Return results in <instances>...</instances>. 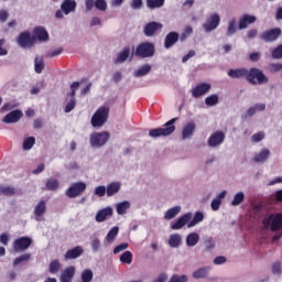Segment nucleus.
Masks as SVG:
<instances>
[{
    "instance_id": "obj_64",
    "label": "nucleus",
    "mask_w": 282,
    "mask_h": 282,
    "mask_svg": "<svg viewBox=\"0 0 282 282\" xmlns=\"http://www.w3.org/2000/svg\"><path fill=\"white\" fill-rule=\"evenodd\" d=\"M276 184H282V176H278L273 180H271L269 183H268V186H274Z\"/></svg>"
},
{
    "instance_id": "obj_51",
    "label": "nucleus",
    "mask_w": 282,
    "mask_h": 282,
    "mask_svg": "<svg viewBox=\"0 0 282 282\" xmlns=\"http://www.w3.org/2000/svg\"><path fill=\"white\" fill-rule=\"evenodd\" d=\"M95 195H97V197H105V195H107V186L99 185L95 187Z\"/></svg>"
},
{
    "instance_id": "obj_34",
    "label": "nucleus",
    "mask_w": 282,
    "mask_h": 282,
    "mask_svg": "<svg viewBox=\"0 0 282 282\" xmlns=\"http://www.w3.org/2000/svg\"><path fill=\"white\" fill-rule=\"evenodd\" d=\"M120 232V227L115 226L112 227L108 234L105 237V241L107 243H113V241H116V237H118V234Z\"/></svg>"
},
{
    "instance_id": "obj_16",
    "label": "nucleus",
    "mask_w": 282,
    "mask_h": 282,
    "mask_svg": "<svg viewBox=\"0 0 282 282\" xmlns=\"http://www.w3.org/2000/svg\"><path fill=\"white\" fill-rule=\"evenodd\" d=\"M281 36V29H271L269 31H264L260 39L261 41H264L265 43H272L273 41H276Z\"/></svg>"
},
{
    "instance_id": "obj_25",
    "label": "nucleus",
    "mask_w": 282,
    "mask_h": 282,
    "mask_svg": "<svg viewBox=\"0 0 282 282\" xmlns=\"http://www.w3.org/2000/svg\"><path fill=\"white\" fill-rule=\"evenodd\" d=\"M120 188H122V183L120 182H111L106 186V195L107 197H113V195H118L120 193Z\"/></svg>"
},
{
    "instance_id": "obj_33",
    "label": "nucleus",
    "mask_w": 282,
    "mask_h": 282,
    "mask_svg": "<svg viewBox=\"0 0 282 282\" xmlns=\"http://www.w3.org/2000/svg\"><path fill=\"white\" fill-rule=\"evenodd\" d=\"M199 243V234L197 232H191L186 237V246L188 248H195Z\"/></svg>"
},
{
    "instance_id": "obj_37",
    "label": "nucleus",
    "mask_w": 282,
    "mask_h": 282,
    "mask_svg": "<svg viewBox=\"0 0 282 282\" xmlns=\"http://www.w3.org/2000/svg\"><path fill=\"white\" fill-rule=\"evenodd\" d=\"M271 273L273 274V276L281 279V276H282V262L281 261H275L271 264Z\"/></svg>"
},
{
    "instance_id": "obj_9",
    "label": "nucleus",
    "mask_w": 282,
    "mask_h": 282,
    "mask_svg": "<svg viewBox=\"0 0 282 282\" xmlns=\"http://www.w3.org/2000/svg\"><path fill=\"white\" fill-rule=\"evenodd\" d=\"M87 189V184L85 182H76L73 183L68 189L66 191V195L74 199V197H78L79 195H83L85 191Z\"/></svg>"
},
{
    "instance_id": "obj_49",
    "label": "nucleus",
    "mask_w": 282,
    "mask_h": 282,
    "mask_svg": "<svg viewBox=\"0 0 282 282\" xmlns=\"http://www.w3.org/2000/svg\"><path fill=\"white\" fill-rule=\"evenodd\" d=\"M95 8L100 12H107V0H95Z\"/></svg>"
},
{
    "instance_id": "obj_57",
    "label": "nucleus",
    "mask_w": 282,
    "mask_h": 282,
    "mask_svg": "<svg viewBox=\"0 0 282 282\" xmlns=\"http://www.w3.org/2000/svg\"><path fill=\"white\" fill-rule=\"evenodd\" d=\"M257 113V108L254 106H251L243 115V118L248 120V118H252Z\"/></svg>"
},
{
    "instance_id": "obj_61",
    "label": "nucleus",
    "mask_w": 282,
    "mask_h": 282,
    "mask_svg": "<svg viewBox=\"0 0 282 282\" xmlns=\"http://www.w3.org/2000/svg\"><path fill=\"white\" fill-rule=\"evenodd\" d=\"M10 241V236L6 232L0 235V243H2L3 246H8Z\"/></svg>"
},
{
    "instance_id": "obj_38",
    "label": "nucleus",
    "mask_w": 282,
    "mask_h": 282,
    "mask_svg": "<svg viewBox=\"0 0 282 282\" xmlns=\"http://www.w3.org/2000/svg\"><path fill=\"white\" fill-rule=\"evenodd\" d=\"M166 0H147V7L149 10H158L164 8Z\"/></svg>"
},
{
    "instance_id": "obj_43",
    "label": "nucleus",
    "mask_w": 282,
    "mask_h": 282,
    "mask_svg": "<svg viewBox=\"0 0 282 282\" xmlns=\"http://www.w3.org/2000/svg\"><path fill=\"white\" fill-rule=\"evenodd\" d=\"M48 272H51V274H58V272H61V262L58 260L51 261Z\"/></svg>"
},
{
    "instance_id": "obj_13",
    "label": "nucleus",
    "mask_w": 282,
    "mask_h": 282,
    "mask_svg": "<svg viewBox=\"0 0 282 282\" xmlns=\"http://www.w3.org/2000/svg\"><path fill=\"white\" fill-rule=\"evenodd\" d=\"M210 89H213V86L208 83L198 84L192 89V96L193 98H202V96H206Z\"/></svg>"
},
{
    "instance_id": "obj_46",
    "label": "nucleus",
    "mask_w": 282,
    "mask_h": 282,
    "mask_svg": "<svg viewBox=\"0 0 282 282\" xmlns=\"http://www.w3.org/2000/svg\"><path fill=\"white\" fill-rule=\"evenodd\" d=\"M263 140H265V132H263V131L254 133L251 137V142H253V144H257L259 142H263Z\"/></svg>"
},
{
    "instance_id": "obj_20",
    "label": "nucleus",
    "mask_w": 282,
    "mask_h": 282,
    "mask_svg": "<svg viewBox=\"0 0 282 282\" xmlns=\"http://www.w3.org/2000/svg\"><path fill=\"white\" fill-rule=\"evenodd\" d=\"M47 212V203L40 200L33 210L35 221H43V215Z\"/></svg>"
},
{
    "instance_id": "obj_14",
    "label": "nucleus",
    "mask_w": 282,
    "mask_h": 282,
    "mask_svg": "<svg viewBox=\"0 0 282 282\" xmlns=\"http://www.w3.org/2000/svg\"><path fill=\"white\" fill-rule=\"evenodd\" d=\"M163 28L164 25H162V23L152 21L144 25L143 34H145L147 36H155V34H158V32L161 31Z\"/></svg>"
},
{
    "instance_id": "obj_62",
    "label": "nucleus",
    "mask_w": 282,
    "mask_h": 282,
    "mask_svg": "<svg viewBox=\"0 0 282 282\" xmlns=\"http://www.w3.org/2000/svg\"><path fill=\"white\" fill-rule=\"evenodd\" d=\"M11 109H14V106L10 102H7L0 108V112L6 113V111H11Z\"/></svg>"
},
{
    "instance_id": "obj_59",
    "label": "nucleus",
    "mask_w": 282,
    "mask_h": 282,
    "mask_svg": "<svg viewBox=\"0 0 282 282\" xmlns=\"http://www.w3.org/2000/svg\"><path fill=\"white\" fill-rule=\"evenodd\" d=\"M78 87H80V83L74 82V83L70 85V93H68L67 96L76 97V90L78 89Z\"/></svg>"
},
{
    "instance_id": "obj_6",
    "label": "nucleus",
    "mask_w": 282,
    "mask_h": 282,
    "mask_svg": "<svg viewBox=\"0 0 282 282\" xmlns=\"http://www.w3.org/2000/svg\"><path fill=\"white\" fill-rule=\"evenodd\" d=\"M134 54L139 58H153V56H155V44L142 42L137 46Z\"/></svg>"
},
{
    "instance_id": "obj_8",
    "label": "nucleus",
    "mask_w": 282,
    "mask_h": 282,
    "mask_svg": "<svg viewBox=\"0 0 282 282\" xmlns=\"http://www.w3.org/2000/svg\"><path fill=\"white\" fill-rule=\"evenodd\" d=\"M264 228H270L273 232L282 228V214L269 215L263 219Z\"/></svg>"
},
{
    "instance_id": "obj_12",
    "label": "nucleus",
    "mask_w": 282,
    "mask_h": 282,
    "mask_svg": "<svg viewBox=\"0 0 282 282\" xmlns=\"http://www.w3.org/2000/svg\"><path fill=\"white\" fill-rule=\"evenodd\" d=\"M133 59V53H131V46H124L121 52H119L113 59L115 65H122L127 61Z\"/></svg>"
},
{
    "instance_id": "obj_56",
    "label": "nucleus",
    "mask_w": 282,
    "mask_h": 282,
    "mask_svg": "<svg viewBox=\"0 0 282 282\" xmlns=\"http://www.w3.org/2000/svg\"><path fill=\"white\" fill-rule=\"evenodd\" d=\"M127 248H129V243L127 242L120 243L119 246L115 247L113 254H120V252H124Z\"/></svg>"
},
{
    "instance_id": "obj_39",
    "label": "nucleus",
    "mask_w": 282,
    "mask_h": 282,
    "mask_svg": "<svg viewBox=\"0 0 282 282\" xmlns=\"http://www.w3.org/2000/svg\"><path fill=\"white\" fill-rule=\"evenodd\" d=\"M34 144H36V139L34 137H26L23 139V151H31Z\"/></svg>"
},
{
    "instance_id": "obj_30",
    "label": "nucleus",
    "mask_w": 282,
    "mask_h": 282,
    "mask_svg": "<svg viewBox=\"0 0 282 282\" xmlns=\"http://www.w3.org/2000/svg\"><path fill=\"white\" fill-rule=\"evenodd\" d=\"M83 252H84L83 247L77 246V247L66 251L65 259L66 260L78 259V257H80L83 254Z\"/></svg>"
},
{
    "instance_id": "obj_24",
    "label": "nucleus",
    "mask_w": 282,
    "mask_h": 282,
    "mask_svg": "<svg viewBox=\"0 0 282 282\" xmlns=\"http://www.w3.org/2000/svg\"><path fill=\"white\" fill-rule=\"evenodd\" d=\"M177 41H180V33L175 31L170 32L164 39L165 50H171V47H173Z\"/></svg>"
},
{
    "instance_id": "obj_27",
    "label": "nucleus",
    "mask_w": 282,
    "mask_h": 282,
    "mask_svg": "<svg viewBox=\"0 0 282 282\" xmlns=\"http://www.w3.org/2000/svg\"><path fill=\"white\" fill-rule=\"evenodd\" d=\"M76 0H64L61 4V10H63L64 14H72V12H76Z\"/></svg>"
},
{
    "instance_id": "obj_1",
    "label": "nucleus",
    "mask_w": 282,
    "mask_h": 282,
    "mask_svg": "<svg viewBox=\"0 0 282 282\" xmlns=\"http://www.w3.org/2000/svg\"><path fill=\"white\" fill-rule=\"evenodd\" d=\"M204 221V212H196L193 216V213L188 212L181 217H178L174 223H171L172 230H182L184 226L187 228H195L198 224Z\"/></svg>"
},
{
    "instance_id": "obj_3",
    "label": "nucleus",
    "mask_w": 282,
    "mask_h": 282,
    "mask_svg": "<svg viewBox=\"0 0 282 282\" xmlns=\"http://www.w3.org/2000/svg\"><path fill=\"white\" fill-rule=\"evenodd\" d=\"M177 118L169 120L163 128H156L149 131L150 138H166L175 132V122Z\"/></svg>"
},
{
    "instance_id": "obj_53",
    "label": "nucleus",
    "mask_w": 282,
    "mask_h": 282,
    "mask_svg": "<svg viewBox=\"0 0 282 282\" xmlns=\"http://www.w3.org/2000/svg\"><path fill=\"white\" fill-rule=\"evenodd\" d=\"M272 58L281 59L282 58V44L278 45L271 53Z\"/></svg>"
},
{
    "instance_id": "obj_41",
    "label": "nucleus",
    "mask_w": 282,
    "mask_h": 282,
    "mask_svg": "<svg viewBox=\"0 0 282 282\" xmlns=\"http://www.w3.org/2000/svg\"><path fill=\"white\" fill-rule=\"evenodd\" d=\"M205 105L207 107H215L219 105V96L217 94H213L205 98Z\"/></svg>"
},
{
    "instance_id": "obj_10",
    "label": "nucleus",
    "mask_w": 282,
    "mask_h": 282,
    "mask_svg": "<svg viewBox=\"0 0 282 282\" xmlns=\"http://www.w3.org/2000/svg\"><path fill=\"white\" fill-rule=\"evenodd\" d=\"M17 43L20 47H23V50H28V47H32L35 42L33 35L30 34V31H24L18 36Z\"/></svg>"
},
{
    "instance_id": "obj_22",
    "label": "nucleus",
    "mask_w": 282,
    "mask_h": 282,
    "mask_svg": "<svg viewBox=\"0 0 282 282\" xmlns=\"http://www.w3.org/2000/svg\"><path fill=\"white\" fill-rule=\"evenodd\" d=\"M252 160L256 162V164H263L267 160H270V150L263 148L253 154Z\"/></svg>"
},
{
    "instance_id": "obj_28",
    "label": "nucleus",
    "mask_w": 282,
    "mask_h": 282,
    "mask_svg": "<svg viewBox=\"0 0 282 282\" xmlns=\"http://www.w3.org/2000/svg\"><path fill=\"white\" fill-rule=\"evenodd\" d=\"M182 213V206L176 205L174 207L169 208L164 213V219L165 221H171V219H175L180 214Z\"/></svg>"
},
{
    "instance_id": "obj_63",
    "label": "nucleus",
    "mask_w": 282,
    "mask_h": 282,
    "mask_svg": "<svg viewBox=\"0 0 282 282\" xmlns=\"http://www.w3.org/2000/svg\"><path fill=\"white\" fill-rule=\"evenodd\" d=\"M142 8V0H132L131 9L132 10H140Z\"/></svg>"
},
{
    "instance_id": "obj_40",
    "label": "nucleus",
    "mask_w": 282,
    "mask_h": 282,
    "mask_svg": "<svg viewBox=\"0 0 282 282\" xmlns=\"http://www.w3.org/2000/svg\"><path fill=\"white\" fill-rule=\"evenodd\" d=\"M245 199H246V194L243 192H238L234 195V198L231 200V206H241Z\"/></svg>"
},
{
    "instance_id": "obj_35",
    "label": "nucleus",
    "mask_w": 282,
    "mask_h": 282,
    "mask_svg": "<svg viewBox=\"0 0 282 282\" xmlns=\"http://www.w3.org/2000/svg\"><path fill=\"white\" fill-rule=\"evenodd\" d=\"M169 246L170 248H180V246H182V235L180 234L170 235Z\"/></svg>"
},
{
    "instance_id": "obj_19",
    "label": "nucleus",
    "mask_w": 282,
    "mask_h": 282,
    "mask_svg": "<svg viewBox=\"0 0 282 282\" xmlns=\"http://www.w3.org/2000/svg\"><path fill=\"white\" fill-rule=\"evenodd\" d=\"M21 118H23V112L17 109L7 113L3 117L2 122H4V124H15V122H19V120H21Z\"/></svg>"
},
{
    "instance_id": "obj_26",
    "label": "nucleus",
    "mask_w": 282,
    "mask_h": 282,
    "mask_svg": "<svg viewBox=\"0 0 282 282\" xmlns=\"http://www.w3.org/2000/svg\"><path fill=\"white\" fill-rule=\"evenodd\" d=\"M226 195H228L227 191H221L217 196L212 200L210 208L214 212L219 210L221 208V200L226 199Z\"/></svg>"
},
{
    "instance_id": "obj_4",
    "label": "nucleus",
    "mask_w": 282,
    "mask_h": 282,
    "mask_svg": "<svg viewBox=\"0 0 282 282\" xmlns=\"http://www.w3.org/2000/svg\"><path fill=\"white\" fill-rule=\"evenodd\" d=\"M107 120H109V107L101 106L93 115L90 119V124L91 127L100 128L107 123Z\"/></svg>"
},
{
    "instance_id": "obj_50",
    "label": "nucleus",
    "mask_w": 282,
    "mask_h": 282,
    "mask_svg": "<svg viewBox=\"0 0 282 282\" xmlns=\"http://www.w3.org/2000/svg\"><path fill=\"white\" fill-rule=\"evenodd\" d=\"M31 257L32 256L30 253L22 254V256L14 259L13 265L17 267V265H20V263H23L25 261H30Z\"/></svg>"
},
{
    "instance_id": "obj_23",
    "label": "nucleus",
    "mask_w": 282,
    "mask_h": 282,
    "mask_svg": "<svg viewBox=\"0 0 282 282\" xmlns=\"http://www.w3.org/2000/svg\"><path fill=\"white\" fill-rule=\"evenodd\" d=\"M252 23H257V17L245 14L239 19L238 28L239 30H246V28L252 25Z\"/></svg>"
},
{
    "instance_id": "obj_36",
    "label": "nucleus",
    "mask_w": 282,
    "mask_h": 282,
    "mask_svg": "<svg viewBox=\"0 0 282 282\" xmlns=\"http://www.w3.org/2000/svg\"><path fill=\"white\" fill-rule=\"evenodd\" d=\"M74 109H76V97L67 95L64 111L65 113H70V111H74Z\"/></svg>"
},
{
    "instance_id": "obj_21",
    "label": "nucleus",
    "mask_w": 282,
    "mask_h": 282,
    "mask_svg": "<svg viewBox=\"0 0 282 282\" xmlns=\"http://www.w3.org/2000/svg\"><path fill=\"white\" fill-rule=\"evenodd\" d=\"M33 39L34 43H36V41H50V33H47V30L43 26H35L33 30Z\"/></svg>"
},
{
    "instance_id": "obj_60",
    "label": "nucleus",
    "mask_w": 282,
    "mask_h": 282,
    "mask_svg": "<svg viewBox=\"0 0 282 282\" xmlns=\"http://www.w3.org/2000/svg\"><path fill=\"white\" fill-rule=\"evenodd\" d=\"M226 261H227V259H226V257H224V256H218V257H216V258L213 260V262H214L215 265H224V263H226Z\"/></svg>"
},
{
    "instance_id": "obj_2",
    "label": "nucleus",
    "mask_w": 282,
    "mask_h": 282,
    "mask_svg": "<svg viewBox=\"0 0 282 282\" xmlns=\"http://www.w3.org/2000/svg\"><path fill=\"white\" fill-rule=\"evenodd\" d=\"M229 78H246L250 85H265L268 77L263 72H228Z\"/></svg>"
},
{
    "instance_id": "obj_17",
    "label": "nucleus",
    "mask_w": 282,
    "mask_h": 282,
    "mask_svg": "<svg viewBox=\"0 0 282 282\" xmlns=\"http://www.w3.org/2000/svg\"><path fill=\"white\" fill-rule=\"evenodd\" d=\"M195 129H197L195 121L185 123L182 129V140H191L195 135Z\"/></svg>"
},
{
    "instance_id": "obj_54",
    "label": "nucleus",
    "mask_w": 282,
    "mask_h": 282,
    "mask_svg": "<svg viewBox=\"0 0 282 282\" xmlns=\"http://www.w3.org/2000/svg\"><path fill=\"white\" fill-rule=\"evenodd\" d=\"M204 243L207 252H210V250H215V240L213 239V237L207 238Z\"/></svg>"
},
{
    "instance_id": "obj_32",
    "label": "nucleus",
    "mask_w": 282,
    "mask_h": 282,
    "mask_svg": "<svg viewBox=\"0 0 282 282\" xmlns=\"http://www.w3.org/2000/svg\"><path fill=\"white\" fill-rule=\"evenodd\" d=\"M76 272V268L68 267L66 268L61 275V282H72V279H74V274Z\"/></svg>"
},
{
    "instance_id": "obj_52",
    "label": "nucleus",
    "mask_w": 282,
    "mask_h": 282,
    "mask_svg": "<svg viewBox=\"0 0 282 282\" xmlns=\"http://www.w3.org/2000/svg\"><path fill=\"white\" fill-rule=\"evenodd\" d=\"M235 32H237V21L231 20L228 24L227 35L232 36V34H235Z\"/></svg>"
},
{
    "instance_id": "obj_47",
    "label": "nucleus",
    "mask_w": 282,
    "mask_h": 282,
    "mask_svg": "<svg viewBox=\"0 0 282 282\" xmlns=\"http://www.w3.org/2000/svg\"><path fill=\"white\" fill-rule=\"evenodd\" d=\"M34 67L35 72H43L45 69V63L43 62V57H35Z\"/></svg>"
},
{
    "instance_id": "obj_55",
    "label": "nucleus",
    "mask_w": 282,
    "mask_h": 282,
    "mask_svg": "<svg viewBox=\"0 0 282 282\" xmlns=\"http://www.w3.org/2000/svg\"><path fill=\"white\" fill-rule=\"evenodd\" d=\"M100 246H101L100 239L98 238H94L90 242L93 252H98L100 250Z\"/></svg>"
},
{
    "instance_id": "obj_29",
    "label": "nucleus",
    "mask_w": 282,
    "mask_h": 282,
    "mask_svg": "<svg viewBox=\"0 0 282 282\" xmlns=\"http://www.w3.org/2000/svg\"><path fill=\"white\" fill-rule=\"evenodd\" d=\"M212 270H213V267L210 265L202 267L193 272V279H206V276L210 274Z\"/></svg>"
},
{
    "instance_id": "obj_15",
    "label": "nucleus",
    "mask_w": 282,
    "mask_h": 282,
    "mask_svg": "<svg viewBox=\"0 0 282 282\" xmlns=\"http://www.w3.org/2000/svg\"><path fill=\"white\" fill-rule=\"evenodd\" d=\"M108 217H113V208L111 206L99 209L95 216L97 224H105Z\"/></svg>"
},
{
    "instance_id": "obj_31",
    "label": "nucleus",
    "mask_w": 282,
    "mask_h": 282,
    "mask_svg": "<svg viewBox=\"0 0 282 282\" xmlns=\"http://www.w3.org/2000/svg\"><path fill=\"white\" fill-rule=\"evenodd\" d=\"M131 209V203L129 200H123L116 204L117 215H127Z\"/></svg>"
},
{
    "instance_id": "obj_5",
    "label": "nucleus",
    "mask_w": 282,
    "mask_h": 282,
    "mask_svg": "<svg viewBox=\"0 0 282 282\" xmlns=\"http://www.w3.org/2000/svg\"><path fill=\"white\" fill-rule=\"evenodd\" d=\"M110 138L111 134L108 131L93 132L89 137L90 147L93 149H102Z\"/></svg>"
},
{
    "instance_id": "obj_18",
    "label": "nucleus",
    "mask_w": 282,
    "mask_h": 282,
    "mask_svg": "<svg viewBox=\"0 0 282 282\" xmlns=\"http://www.w3.org/2000/svg\"><path fill=\"white\" fill-rule=\"evenodd\" d=\"M221 19L219 18V14L215 13L213 14L206 23L203 24V28L205 32H213V30H217L219 28Z\"/></svg>"
},
{
    "instance_id": "obj_7",
    "label": "nucleus",
    "mask_w": 282,
    "mask_h": 282,
    "mask_svg": "<svg viewBox=\"0 0 282 282\" xmlns=\"http://www.w3.org/2000/svg\"><path fill=\"white\" fill-rule=\"evenodd\" d=\"M224 142H226V132L217 130L209 135L207 145L209 149H219Z\"/></svg>"
},
{
    "instance_id": "obj_44",
    "label": "nucleus",
    "mask_w": 282,
    "mask_h": 282,
    "mask_svg": "<svg viewBox=\"0 0 282 282\" xmlns=\"http://www.w3.org/2000/svg\"><path fill=\"white\" fill-rule=\"evenodd\" d=\"M14 193H15L14 187L0 185V195H6L7 197H12V195H14Z\"/></svg>"
},
{
    "instance_id": "obj_42",
    "label": "nucleus",
    "mask_w": 282,
    "mask_h": 282,
    "mask_svg": "<svg viewBox=\"0 0 282 282\" xmlns=\"http://www.w3.org/2000/svg\"><path fill=\"white\" fill-rule=\"evenodd\" d=\"M119 261L121 263H126L127 265H131V263L133 262V253H131V251H124L120 256Z\"/></svg>"
},
{
    "instance_id": "obj_11",
    "label": "nucleus",
    "mask_w": 282,
    "mask_h": 282,
    "mask_svg": "<svg viewBox=\"0 0 282 282\" xmlns=\"http://www.w3.org/2000/svg\"><path fill=\"white\" fill-rule=\"evenodd\" d=\"M32 246V238L21 237L13 241V251L14 252H25L28 248Z\"/></svg>"
},
{
    "instance_id": "obj_45",
    "label": "nucleus",
    "mask_w": 282,
    "mask_h": 282,
    "mask_svg": "<svg viewBox=\"0 0 282 282\" xmlns=\"http://www.w3.org/2000/svg\"><path fill=\"white\" fill-rule=\"evenodd\" d=\"M82 281L83 282H91L94 281V272L89 269H86L82 273Z\"/></svg>"
},
{
    "instance_id": "obj_48",
    "label": "nucleus",
    "mask_w": 282,
    "mask_h": 282,
    "mask_svg": "<svg viewBox=\"0 0 282 282\" xmlns=\"http://www.w3.org/2000/svg\"><path fill=\"white\" fill-rule=\"evenodd\" d=\"M46 188H47V191H56V188H58V180L48 178L46 181Z\"/></svg>"
},
{
    "instance_id": "obj_58",
    "label": "nucleus",
    "mask_w": 282,
    "mask_h": 282,
    "mask_svg": "<svg viewBox=\"0 0 282 282\" xmlns=\"http://www.w3.org/2000/svg\"><path fill=\"white\" fill-rule=\"evenodd\" d=\"M86 12H91L96 8V0H85Z\"/></svg>"
}]
</instances>
